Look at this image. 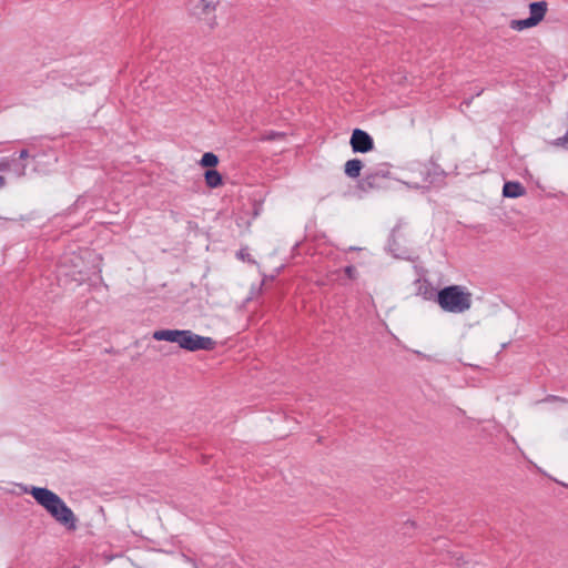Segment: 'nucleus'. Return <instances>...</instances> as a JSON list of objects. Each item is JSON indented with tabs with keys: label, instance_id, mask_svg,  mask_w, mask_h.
Masks as SVG:
<instances>
[{
	"label": "nucleus",
	"instance_id": "obj_1",
	"mask_svg": "<svg viewBox=\"0 0 568 568\" xmlns=\"http://www.w3.org/2000/svg\"><path fill=\"white\" fill-rule=\"evenodd\" d=\"M34 500L43 507L50 516L68 531H74L78 528V518L73 510L64 503V500L54 491L45 487L31 486L24 488Z\"/></svg>",
	"mask_w": 568,
	"mask_h": 568
},
{
	"label": "nucleus",
	"instance_id": "obj_2",
	"mask_svg": "<svg viewBox=\"0 0 568 568\" xmlns=\"http://www.w3.org/2000/svg\"><path fill=\"white\" fill-rule=\"evenodd\" d=\"M436 303L444 312L462 314L470 310L473 294L463 285H449L437 292Z\"/></svg>",
	"mask_w": 568,
	"mask_h": 568
},
{
	"label": "nucleus",
	"instance_id": "obj_3",
	"mask_svg": "<svg viewBox=\"0 0 568 568\" xmlns=\"http://www.w3.org/2000/svg\"><path fill=\"white\" fill-rule=\"evenodd\" d=\"M216 342L209 336H201L190 329H182L179 346L189 352L212 351Z\"/></svg>",
	"mask_w": 568,
	"mask_h": 568
},
{
	"label": "nucleus",
	"instance_id": "obj_4",
	"mask_svg": "<svg viewBox=\"0 0 568 568\" xmlns=\"http://www.w3.org/2000/svg\"><path fill=\"white\" fill-rule=\"evenodd\" d=\"M349 144L354 153H367L374 149L373 138L362 129H354Z\"/></svg>",
	"mask_w": 568,
	"mask_h": 568
},
{
	"label": "nucleus",
	"instance_id": "obj_5",
	"mask_svg": "<svg viewBox=\"0 0 568 568\" xmlns=\"http://www.w3.org/2000/svg\"><path fill=\"white\" fill-rule=\"evenodd\" d=\"M389 175L390 172L388 170L369 172L358 182V189L364 192L381 189L384 186V181L388 179Z\"/></svg>",
	"mask_w": 568,
	"mask_h": 568
},
{
	"label": "nucleus",
	"instance_id": "obj_6",
	"mask_svg": "<svg viewBox=\"0 0 568 568\" xmlns=\"http://www.w3.org/2000/svg\"><path fill=\"white\" fill-rule=\"evenodd\" d=\"M219 0H199L196 4L191 9V13L196 16L199 19L206 20L210 28L215 26V17L213 12L216 9Z\"/></svg>",
	"mask_w": 568,
	"mask_h": 568
},
{
	"label": "nucleus",
	"instance_id": "obj_7",
	"mask_svg": "<svg viewBox=\"0 0 568 568\" xmlns=\"http://www.w3.org/2000/svg\"><path fill=\"white\" fill-rule=\"evenodd\" d=\"M422 174H424V183L428 186L439 187L445 184L446 173L437 165H424Z\"/></svg>",
	"mask_w": 568,
	"mask_h": 568
},
{
	"label": "nucleus",
	"instance_id": "obj_8",
	"mask_svg": "<svg viewBox=\"0 0 568 568\" xmlns=\"http://www.w3.org/2000/svg\"><path fill=\"white\" fill-rule=\"evenodd\" d=\"M547 9L548 4L546 1L531 2L529 4L530 16L528 18L537 26L545 18Z\"/></svg>",
	"mask_w": 568,
	"mask_h": 568
},
{
	"label": "nucleus",
	"instance_id": "obj_9",
	"mask_svg": "<svg viewBox=\"0 0 568 568\" xmlns=\"http://www.w3.org/2000/svg\"><path fill=\"white\" fill-rule=\"evenodd\" d=\"M526 193V189L519 182L508 181L503 186V195L509 199H516Z\"/></svg>",
	"mask_w": 568,
	"mask_h": 568
},
{
	"label": "nucleus",
	"instance_id": "obj_10",
	"mask_svg": "<svg viewBox=\"0 0 568 568\" xmlns=\"http://www.w3.org/2000/svg\"><path fill=\"white\" fill-rule=\"evenodd\" d=\"M181 333L182 329H159L153 333L152 337L155 341H165L179 345Z\"/></svg>",
	"mask_w": 568,
	"mask_h": 568
},
{
	"label": "nucleus",
	"instance_id": "obj_11",
	"mask_svg": "<svg viewBox=\"0 0 568 568\" xmlns=\"http://www.w3.org/2000/svg\"><path fill=\"white\" fill-rule=\"evenodd\" d=\"M13 170L19 176L24 175L26 166L18 163L16 158L4 159L0 162V172Z\"/></svg>",
	"mask_w": 568,
	"mask_h": 568
},
{
	"label": "nucleus",
	"instance_id": "obj_12",
	"mask_svg": "<svg viewBox=\"0 0 568 568\" xmlns=\"http://www.w3.org/2000/svg\"><path fill=\"white\" fill-rule=\"evenodd\" d=\"M363 162L359 159L348 160L344 165L345 174L351 179H356L361 175Z\"/></svg>",
	"mask_w": 568,
	"mask_h": 568
},
{
	"label": "nucleus",
	"instance_id": "obj_13",
	"mask_svg": "<svg viewBox=\"0 0 568 568\" xmlns=\"http://www.w3.org/2000/svg\"><path fill=\"white\" fill-rule=\"evenodd\" d=\"M205 183L209 187L215 189L223 184L222 174L215 169H207L204 173Z\"/></svg>",
	"mask_w": 568,
	"mask_h": 568
},
{
	"label": "nucleus",
	"instance_id": "obj_14",
	"mask_svg": "<svg viewBox=\"0 0 568 568\" xmlns=\"http://www.w3.org/2000/svg\"><path fill=\"white\" fill-rule=\"evenodd\" d=\"M418 294L423 296L424 300L436 301V290L430 285L429 282L425 281L423 284L418 287Z\"/></svg>",
	"mask_w": 568,
	"mask_h": 568
},
{
	"label": "nucleus",
	"instance_id": "obj_15",
	"mask_svg": "<svg viewBox=\"0 0 568 568\" xmlns=\"http://www.w3.org/2000/svg\"><path fill=\"white\" fill-rule=\"evenodd\" d=\"M200 164L203 168L213 169L219 164V158L213 152H205L200 160Z\"/></svg>",
	"mask_w": 568,
	"mask_h": 568
},
{
	"label": "nucleus",
	"instance_id": "obj_16",
	"mask_svg": "<svg viewBox=\"0 0 568 568\" xmlns=\"http://www.w3.org/2000/svg\"><path fill=\"white\" fill-rule=\"evenodd\" d=\"M531 27H535V23L529 18L510 21V28L514 30L521 31Z\"/></svg>",
	"mask_w": 568,
	"mask_h": 568
},
{
	"label": "nucleus",
	"instance_id": "obj_17",
	"mask_svg": "<svg viewBox=\"0 0 568 568\" xmlns=\"http://www.w3.org/2000/svg\"><path fill=\"white\" fill-rule=\"evenodd\" d=\"M284 138H285V133H283V132L270 131V132H266L262 136V140L263 141H275V140H282Z\"/></svg>",
	"mask_w": 568,
	"mask_h": 568
},
{
	"label": "nucleus",
	"instance_id": "obj_18",
	"mask_svg": "<svg viewBox=\"0 0 568 568\" xmlns=\"http://www.w3.org/2000/svg\"><path fill=\"white\" fill-rule=\"evenodd\" d=\"M542 402H546V403H552V402H557V403H568V400L564 397H560V396H556V395H548L547 397H545L542 399Z\"/></svg>",
	"mask_w": 568,
	"mask_h": 568
},
{
	"label": "nucleus",
	"instance_id": "obj_19",
	"mask_svg": "<svg viewBox=\"0 0 568 568\" xmlns=\"http://www.w3.org/2000/svg\"><path fill=\"white\" fill-rule=\"evenodd\" d=\"M344 273L346 274V276L348 278H355L356 275H357V271L356 268L353 266V265H347L345 268H344Z\"/></svg>",
	"mask_w": 568,
	"mask_h": 568
},
{
	"label": "nucleus",
	"instance_id": "obj_20",
	"mask_svg": "<svg viewBox=\"0 0 568 568\" xmlns=\"http://www.w3.org/2000/svg\"><path fill=\"white\" fill-rule=\"evenodd\" d=\"M388 246H389V251L394 253V256L402 257V258L404 257V255L396 253V250H395L396 241L393 237L389 239Z\"/></svg>",
	"mask_w": 568,
	"mask_h": 568
},
{
	"label": "nucleus",
	"instance_id": "obj_21",
	"mask_svg": "<svg viewBox=\"0 0 568 568\" xmlns=\"http://www.w3.org/2000/svg\"><path fill=\"white\" fill-rule=\"evenodd\" d=\"M27 158H29V151L27 149H23L19 152V156H18V162L20 160H26Z\"/></svg>",
	"mask_w": 568,
	"mask_h": 568
},
{
	"label": "nucleus",
	"instance_id": "obj_22",
	"mask_svg": "<svg viewBox=\"0 0 568 568\" xmlns=\"http://www.w3.org/2000/svg\"><path fill=\"white\" fill-rule=\"evenodd\" d=\"M405 527L406 528H414L415 527V523L414 521H406L405 523Z\"/></svg>",
	"mask_w": 568,
	"mask_h": 568
},
{
	"label": "nucleus",
	"instance_id": "obj_23",
	"mask_svg": "<svg viewBox=\"0 0 568 568\" xmlns=\"http://www.w3.org/2000/svg\"><path fill=\"white\" fill-rule=\"evenodd\" d=\"M6 185L4 178H0V190Z\"/></svg>",
	"mask_w": 568,
	"mask_h": 568
},
{
	"label": "nucleus",
	"instance_id": "obj_24",
	"mask_svg": "<svg viewBox=\"0 0 568 568\" xmlns=\"http://www.w3.org/2000/svg\"><path fill=\"white\" fill-rule=\"evenodd\" d=\"M237 255H239V257H240V258H243V260L245 258V254H244L243 250H241V251L237 253Z\"/></svg>",
	"mask_w": 568,
	"mask_h": 568
},
{
	"label": "nucleus",
	"instance_id": "obj_25",
	"mask_svg": "<svg viewBox=\"0 0 568 568\" xmlns=\"http://www.w3.org/2000/svg\"><path fill=\"white\" fill-rule=\"evenodd\" d=\"M351 251H356V250H359L358 247H355V246H352L349 247Z\"/></svg>",
	"mask_w": 568,
	"mask_h": 568
}]
</instances>
